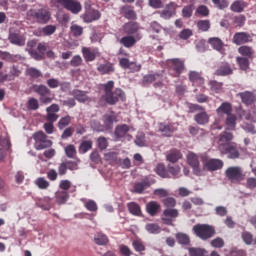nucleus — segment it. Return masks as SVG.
<instances>
[{
  "instance_id": "09e8293b",
  "label": "nucleus",
  "mask_w": 256,
  "mask_h": 256,
  "mask_svg": "<svg viewBox=\"0 0 256 256\" xmlns=\"http://www.w3.org/2000/svg\"><path fill=\"white\" fill-rule=\"evenodd\" d=\"M193 11H195V5L190 4L184 6L182 9V17H184V19H191V17H193Z\"/></svg>"
},
{
  "instance_id": "412c9836",
  "label": "nucleus",
  "mask_w": 256,
  "mask_h": 256,
  "mask_svg": "<svg viewBox=\"0 0 256 256\" xmlns=\"http://www.w3.org/2000/svg\"><path fill=\"white\" fill-rule=\"evenodd\" d=\"M9 41L13 45H18L19 47L25 45V37H23L19 31L13 32V30H10Z\"/></svg>"
},
{
  "instance_id": "0e129e2a",
  "label": "nucleus",
  "mask_w": 256,
  "mask_h": 256,
  "mask_svg": "<svg viewBox=\"0 0 256 256\" xmlns=\"http://www.w3.org/2000/svg\"><path fill=\"white\" fill-rule=\"evenodd\" d=\"M209 8L205 5H200L196 9V15H200V17H209Z\"/></svg>"
},
{
  "instance_id": "4468645a",
  "label": "nucleus",
  "mask_w": 256,
  "mask_h": 256,
  "mask_svg": "<svg viewBox=\"0 0 256 256\" xmlns=\"http://www.w3.org/2000/svg\"><path fill=\"white\" fill-rule=\"evenodd\" d=\"M223 160L211 158L203 161V169L206 171H219V169H223Z\"/></svg>"
},
{
  "instance_id": "7ed1b4c3",
  "label": "nucleus",
  "mask_w": 256,
  "mask_h": 256,
  "mask_svg": "<svg viewBox=\"0 0 256 256\" xmlns=\"http://www.w3.org/2000/svg\"><path fill=\"white\" fill-rule=\"evenodd\" d=\"M192 231H194L196 237L202 239V241H207L215 235V227L209 224H196L193 226Z\"/></svg>"
},
{
  "instance_id": "6e6d98bb",
  "label": "nucleus",
  "mask_w": 256,
  "mask_h": 256,
  "mask_svg": "<svg viewBox=\"0 0 256 256\" xmlns=\"http://www.w3.org/2000/svg\"><path fill=\"white\" fill-rule=\"evenodd\" d=\"M209 87L211 91H213L214 93H221L223 89V82H217V80H211L209 82Z\"/></svg>"
},
{
  "instance_id": "13d9d810",
  "label": "nucleus",
  "mask_w": 256,
  "mask_h": 256,
  "mask_svg": "<svg viewBox=\"0 0 256 256\" xmlns=\"http://www.w3.org/2000/svg\"><path fill=\"white\" fill-rule=\"evenodd\" d=\"M189 255L190 256H207V250L203 248H189Z\"/></svg>"
},
{
  "instance_id": "b1692460",
  "label": "nucleus",
  "mask_w": 256,
  "mask_h": 256,
  "mask_svg": "<svg viewBox=\"0 0 256 256\" xmlns=\"http://www.w3.org/2000/svg\"><path fill=\"white\" fill-rule=\"evenodd\" d=\"M158 130L164 137H171L177 131V128L173 124L160 123Z\"/></svg>"
},
{
  "instance_id": "f8f14e48",
  "label": "nucleus",
  "mask_w": 256,
  "mask_h": 256,
  "mask_svg": "<svg viewBox=\"0 0 256 256\" xmlns=\"http://www.w3.org/2000/svg\"><path fill=\"white\" fill-rule=\"evenodd\" d=\"M81 52L86 63H91L95 61L97 57H101V52H99V48L82 47Z\"/></svg>"
},
{
  "instance_id": "0eeeda50",
  "label": "nucleus",
  "mask_w": 256,
  "mask_h": 256,
  "mask_svg": "<svg viewBox=\"0 0 256 256\" xmlns=\"http://www.w3.org/2000/svg\"><path fill=\"white\" fill-rule=\"evenodd\" d=\"M33 139L35 141L34 147L37 151H42V149H47L53 145V142L47 139V134L43 131L34 133Z\"/></svg>"
},
{
  "instance_id": "58836bf2",
  "label": "nucleus",
  "mask_w": 256,
  "mask_h": 256,
  "mask_svg": "<svg viewBox=\"0 0 256 256\" xmlns=\"http://www.w3.org/2000/svg\"><path fill=\"white\" fill-rule=\"evenodd\" d=\"M208 43L209 45H211L212 48L215 49V51H219L221 52V50L223 49V40H221V38H217V37H212L208 39Z\"/></svg>"
},
{
  "instance_id": "a878e982",
  "label": "nucleus",
  "mask_w": 256,
  "mask_h": 256,
  "mask_svg": "<svg viewBox=\"0 0 256 256\" xmlns=\"http://www.w3.org/2000/svg\"><path fill=\"white\" fill-rule=\"evenodd\" d=\"M98 19H101V12L99 10H91L83 15V21L85 23H93V21H97Z\"/></svg>"
},
{
  "instance_id": "bb28decb",
  "label": "nucleus",
  "mask_w": 256,
  "mask_h": 256,
  "mask_svg": "<svg viewBox=\"0 0 256 256\" xmlns=\"http://www.w3.org/2000/svg\"><path fill=\"white\" fill-rule=\"evenodd\" d=\"M71 95H73L74 99H76L78 103H87V101H89V96L87 95V91L74 89L72 90Z\"/></svg>"
},
{
  "instance_id": "37998d69",
  "label": "nucleus",
  "mask_w": 256,
  "mask_h": 256,
  "mask_svg": "<svg viewBox=\"0 0 256 256\" xmlns=\"http://www.w3.org/2000/svg\"><path fill=\"white\" fill-rule=\"evenodd\" d=\"M155 171L159 177H162V179H171V175H169V171L165 168V165L158 164Z\"/></svg>"
},
{
  "instance_id": "de8ad7c7",
  "label": "nucleus",
  "mask_w": 256,
  "mask_h": 256,
  "mask_svg": "<svg viewBox=\"0 0 256 256\" xmlns=\"http://www.w3.org/2000/svg\"><path fill=\"white\" fill-rule=\"evenodd\" d=\"M7 75H8L9 81H15V79H17V77L21 75V70L19 69V66L13 65L10 68L9 74Z\"/></svg>"
},
{
  "instance_id": "3c124183",
  "label": "nucleus",
  "mask_w": 256,
  "mask_h": 256,
  "mask_svg": "<svg viewBox=\"0 0 256 256\" xmlns=\"http://www.w3.org/2000/svg\"><path fill=\"white\" fill-rule=\"evenodd\" d=\"M72 117L70 115H66L62 117L58 122V129L63 130L65 127H69L71 125Z\"/></svg>"
},
{
  "instance_id": "f257e3e1",
  "label": "nucleus",
  "mask_w": 256,
  "mask_h": 256,
  "mask_svg": "<svg viewBox=\"0 0 256 256\" xmlns=\"http://www.w3.org/2000/svg\"><path fill=\"white\" fill-rule=\"evenodd\" d=\"M103 87L105 94L102 96V99H104L108 105H117L119 101H125V92L121 88H116L113 91V87H115L113 80L108 81Z\"/></svg>"
},
{
  "instance_id": "9d476101",
  "label": "nucleus",
  "mask_w": 256,
  "mask_h": 256,
  "mask_svg": "<svg viewBox=\"0 0 256 256\" xmlns=\"http://www.w3.org/2000/svg\"><path fill=\"white\" fill-rule=\"evenodd\" d=\"M219 150L223 155H228V159H239L241 156L235 143L220 144Z\"/></svg>"
},
{
  "instance_id": "e433bc0d",
  "label": "nucleus",
  "mask_w": 256,
  "mask_h": 256,
  "mask_svg": "<svg viewBox=\"0 0 256 256\" xmlns=\"http://www.w3.org/2000/svg\"><path fill=\"white\" fill-rule=\"evenodd\" d=\"M235 127H237V116L230 114L226 118V129L228 131H235Z\"/></svg>"
},
{
  "instance_id": "4d7b16f0",
  "label": "nucleus",
  "mask_w": 256,
  "mask_h": 256,
  "mask_svg": "<svg viewBox=\"0 0 256 256\" xmlns=\"http://www.w3.org/2000/svg\"><path fill=\"white\" fill-rule=\"evenodd\" d=\"M197 28L199 31L207 32L211 29V21L209 20H200L197 22Z\"/></svg>"
},
{
  "instance_id": "72a5a7b5",
  "label": "nucleus",
  "mask_w": 256,
  "mask_h": 256,
  "mask_svg": "<svg viewBox=\"0 0 256 256\" xmlns=\"http://www.w3.org/2000/svg\"><path fill=\"white\" fill-rule=\"evenodd\" d=\"M128 211L131 215H134V217H141L143 213L141 212V206L137 204L136 202H130L127 204Z\"/></svg>"
},
{
  "instance_id": "4be33fe9",
  "label": "nucleus",
  "mask_w": 256,
  "mask_h": 256,
  "mask_svg": "<svg viewBox=\"0 0 256 256\" xmlns=\"http://www.w3.org/2000/svg\"><path fill=\"white\" fill-rule=\"evenodd\" d=\"M238 53L246 59H255V49L249 45H242L238 48Z\"/></svg>"
},
{
  "instance_id": "69168bd1",
  "label": "nucleus",
  "mask_w": 256,
  "mask_h": 256,
  "mask_svg": "<svg viewBox=\"0 0 256 256\" xmlns=\"http://www.w3.org/2000/svg\"><path fill=\"white\" fill-rule=\"evenodd\" d=\"M176 239L178 243H180V245H189V243H191V240L189 239L187 234L178 233L176 235Z\"/></svg>"
},
{
  "instance_id": "5701e85b",
  "label": "nucleus",
  "mask_w": 256,
  "mask_h": 256,
  "mask_svg": "<svg viewBox=\"0 0 256 256\" xmlns=\"http://www.w3.org/2000/svg\"><path fill=\"white\" fill-rule=\"evenodd\" d=\"M238 97H240L244 105H253V103H255L256 101V95L251 91L240 92L238 94Z\"/></svg>"
},
{
  "instance_id": "473e14b6",
  "label": "nucleus",
  "mask_w": 256,
  "mask_h": 256,
  "mask_svg": "<svg viewBox=\"0 0 256 256\" xmlns=\"http://www.w3.org/2000/svg\"><path fill=\"white\" fill-rule=\"evenodd\" d=\"M159 209H161V205L156 201H151L146 205V211L151 217H155L159 213Z\"/></svg>"
},
{
  "instance_id": "680f3d73",
  "label": "nucleus",
  "mask_w": 256,
  "mask_h": 256,
  "mask_svg": "<svg viewBox=\"0 0 256 256\" xmlns=\"http://www.w3.org/2000/svg\"><path fill=\"white\" fill-rule=\"evenodd\" d=\"M35 183L39 189H49L51 185L44 177L37 178Z\"/></svg>"
},
{
  "instance_id": "bf43d9fd",
  "label": "nucleus",
  "mask_w": 256,
  "mask_h": 256,
  "mask_svg": "<svg viewBox=\"0 0 256 256\" xmlns=\"http://www.w3.org/2000/svg\"><path fill=\"white\" fill-rule=\"evenodd\" d=\"M146 231H148V233H152L153 235H157L161 233V227L155 223H149L146 225Z\"/></svg>"
},
{
  "instance_id": "aec40b11",
  "label": "nucleus",
  "mask_w": 256,
  "mask_h": 256,
  "mask_svg": "<svg viewBox=\"0 0 256 256\" xmlns=\"http://www.w3.org/2000/svg\"><path fill=\"white\" fill-rule=\"evenodd\" d=\"M215 75H217V77H227L229 75H233V69L229 63L221 62L215 72Z\"/></svg>"
},
{
  "instance_id": "49530a36",
  "label": "nucleus",
  "mask_w": 256,
  "mask_h": 256,
  "mask_svg": "<svg viewBox=\"0 0 256 256\" xmlns=\"http://www.w3.org/2000/svg\"><path fill=\"white\" fill-rule=\"evenodd\" d=\"M161 74L154 73V74H147L143 77L142 83L143 85H151V83L157 81V79H160Z\"/></svg>"
},
{
  "instance_id": "dca6fc26",
  "label": "nucleus",
  "mask_w": 256,
  "mask_h": 256,
  "mask_svg": "<svg viewBox=\"0 0 256 256\" xmlns=\"http://www.w3.org/2000/svg\"><path fill=\"white\" fill-rule=\"evenodd\" d=\"M68 169L69 171H77V169H79L77 162L69 160L60 163L58 165V174L60 175V177H63V175H67Z\"/></svg>"
},
{
  "instance_id": "052dcab7",
  "label": "nucleus",
  "mask_w": 256,
  "mask_h": 256,
  "mask_svg": "<svg viewBox=\"0 0 256 256\" xmlns=\"http://www.w3.org/2000/svg\"><path fill=\"white\" fill-rule=\"evenodd\" d=\"M179 39H182V41H187L190 37H193V30L186 28L180 31L178 34Z\"/></svg>"
},
{
  "instance_id": "f03ea898",
  "label": "nucleus",
  "mask_w": 256,
  "mask_h": 256,
  "mask_svg": "<svg viewBox=\"0 0 256 256\" xmlns=\"http://www.w3.org/2000/svg\"><path fill=\"white\" fill-rule=\"evenodd\" d=\"M26 19L38 25H47L51 21V11L47 8L30 9L26 13Z\"/></svg>"
},
{
  "instance_id": "79ce46f5",
  "label": "nucleus",
  "mask_w": 256,
  "mask_h": 256,
  "mask_svg": "<svg viewBox=\"0 0 256 256\" xmlns=\"http://www.w3.org/2000/svg\"><path fill=\"white\" fill-rule=\"evenodd\" d=\"M97 71H99L101 75H107L109 73H113V71H115V68L113 67V64L108 62L105 64H100L97 68Z\"/></svg>"
},
{
  "instance_id": "f704fd0d",
  "label": "nucleus",
  "mask_w": 256,
  "mask_h": 256,
  "mask_svg": "<svg viewBox=\"0 0 256 256\" xmlns=\"http://www.w3.org/2000/svg\"><path fill=\"white\" fill-rule=\"evenodd\" d=\"M129 133V126L126 124L118 125L115 129L114 135L116 139H123Z\"/></svg>"
},
{
  "instance_id": "a211bd4d",
  "label": "nucleus",
  "mask_w": 256,
  "mask_h": 256,
  "mask_svg": "<svg viewBox=\"0 0 256 256\" xmlns=\"http://www.w3.org/2000/svg\"><path fill=\"white\" fill-rule=\"evenodd\" d=\"M60 108L58 104H52L46 108V121L50 123H55L59 119L57 113L59 112Z\"/></svg>"
},
{
  "instance_id": "7c9ffc66",
  "label": "nucleus",
  "mask_w": 256,
  "mask_h": 256,
  "mask_svg": "<svg viewBox=\"0 0 256 256\" xmlns=\"http://www.w3.org/2000/svg\"><path fill=\"white\" fill-rule=\"evenodd\" d=\"M120 44L123 45V47H126V49H131V47L137 45V39L131 35L124 36L120 39Z\"/></svg>"
},
{
  "instance_id": "4c0bfd02",
  "label": "nucleus",
  "mask_w": 256,
  "mask_h": 256,
  "mask_svg": "<svg viewBox=\"0 0 256 256\" xmlns=\"http://www.w3.org/2000/svg\"><path fill=\"white\" fill-rule=\"evenodd\" d=\"M91 149H93V141L84 140L80 143L78 151L81 155H85V153H87L88 151H91Z\"/></svg>"
},
{
  "instance_id": "e2e57ef3",
  "label": "nucleus",
  "mask_w": 256,
  "mask_h": 256,
  "mask_svg": "<svg viewBox=\"0 0 256 256\" xmlns=\"http://www.w3.org/2000/svg\"><path fill=\"white\" fill-rule=\"evenodd\" d=\"M51 203V198L49 197H44L43 199H40L37 202L38 207L41 209H44L45 211H49V205Z\"/></svg>"
},
{
  "instance_id": "6e6552de",
  "label": "nucleus",
  "mask_w": 256,
  "mask_h": 256,
  "mask_svg": "<svg viewBox=\"0 0 256 256\" xmlns=\"http://www.w3.org/2000/svg\"><path fill=\"white\" fill-rule=\"evenodd\" d=\"M169 71L172 77H181V73L185 71V61L179 58L168 60Z\"/></svg>"
},
{
  "instance_id": "393cba45",
  "label": "nucleus",
  "mask_w": 256,
  "mask_h": 256,
  "mask_svg": "<svg viewBox=\"0 0 256 256\" xmlns=\"http://www.w3.org/2000/svg\"><path fill=\"white\" fill-rule=\"evenodd\" d=\"M189 79L191 83L196 87H201V85L205 84V78H203V76L199 72H190Z\"/></svg>"
},
{
  "instance_id": "6ab92c4d",
  "label": "nucleus",
  "mask_w": 256,
  "mask_h": 256,
  "mask_svg": "<svg viewBox=\"0 0 256 256\" xmlns=\"http://www.w3.org/2000/svg\"><path fill=\"white\" fill-rule=\"evenodd\" d=\"M120 15H123L125 19L130 21H135L137 19V12H135V8L127 4L120 7Z\"/></svg>"
},
{
  "instance_id": "ddd939ff",
  "label": "nucleus",
  "mask_w": 256,
  "mask_h": 256,
  "mask_svg": "<svg viewBox=\"0 0 256 256\" xmlns=\"http://www.w3.org/2000/svg\"><path fill=\"white\" fill-rule=\"evenodd\" d=\"M187 163L192 167L194 175L201 177L203 175V170L199 167V156L197 154L190 152L187 155Z\"/></svg>"
},
{
  "instance_id": "2eb2a0df",
  "label": "nucleus",
  "mask_w": 256,
  "mask_h": 256,
  "mask_svg": "<svg viewBox=\"0 0 256 256\" xmlns=\"http://www.w3.org/2000/svg\"><path fill=\"white\" fill-rule=\"evenodd\" d=\"M161 19H165L166 21L171 19L173 15H177V3L170 2L165 6V9L158 12Z\"/></svg>"
},
{
  "instance_id": "20e7f679",
  "label": "nucleus",
  "mask_w": 256,
  "mask_h": 256,
  "mask_svg": "<svg viewBox=\"0 0 256 256\" xmlns=\"http://www.w3.org/2000/svg\"><path fill=\"white\" fill-rule=\"evenodd\" d=\"M118 55H121L122 57H119V65L122 69H130V71H133V73H139L141 71V64H137V62H130L129 57L131 55L125 50L120 49Z\"/></svg>"
},
{
  "instance_id": "9b49d317",
  "label": "nucleus",
  "mask_w": 256,
  "mask_h": 256,
  "mask_svg": "<svg viewBox=\"0 0 256 256\" xmlns=\"http://www.w3.org/2000/svg\"><path fill=\"white\" fill-rule=\"evenodd\" d=\"M232 43H234V45H247V43H253V34L249 32H236L233 35Z\"/></svg>"
},
{
  "instance_id": "39448f33",
  "label": "nucleus",
  "mask_w": 256,
  "mask_h": 256,
  "mask_svg": "<svg viewBox=\"0 0 256 256\" xmlns=\"http://www.w3.org/2000/svg\"><path fill=\"white\" fill-rule=\"evenodd\" d=\"M54 5H60L67 11H70V13H73V15H78V13H81V10L83 9V6H81V2L77 0H51Z\"/></svg>"
},
{
  "instance_id": "1a4fd4ad",
  "label": "nucleus",
  "mask_w": 256,
  "mask_h": 256,
  "mask_svg": "<svg viewBox=\"0 0 256 256\" xmlns=\"http://www.w3.org/2000/svg\"><path fill=\"white\" fill-rule=\"evenodd\" d=\"M33 91L39 95L40 103L47 105V103H51L53 101V98H51V90L47 86L43 84L34 85Z\"/></svg>"
},
{
  "instance_id": "603ef678",
  "label": "nucleus",
  "mask_w": 256,
  "mask_h": 256,
  "mask_svg": "<svg viewBox=\"0 0 256 256\" xmlns=\"http://www.w3.org/2000/svg\"><path fill=\"white\" fill-rule=\"evenodd\" d=\"M65 153H66V157H68V159H75V157H77V149L75 148V145L70 144L67 145L64 149Z\"/></svg>"
},
{
  "instance_id": "774afa93",
  "label": "nucleus",
  "mask_w": 256,
  "mask_h": 256,
  "mask_svg": "<svg viewBox=\"0 0 256 256\" xmlns=\"http://www.w3.org/2000/svg\"><path fill=\"white\" fill-rule=\"evenodd\" d=\"M219 141L221 143H229V141H233V133L227 131L223 132L220 134Z\"/></svg>"
},
{
  "instance_id": "ea45409f",
  "label": "nucleus",
  "mask_w": 256,
  "mask_h": 256,
  "mask_svg": "<svg viewBox=\"0 0 256 256\" xmlns=\"http://www.w3.org/2000/svg\"><path fill=\"white\" fill-rule=\"evenodd\" d=\"M103 122L106 130L113 129V123L117 122V116L106 114L103 116Z\"/></svg>"
},
{
  "instance_id": "c9c22d12",
  "label": "nucleus",
  "mask_w": 256,
  "mask_h": 256,
  "mask_svg": "<svg viewBox=\"0 0 256 256\" xmlns=\"http://www.w3.org/2000/svg\"><path fill=\"white\" fill-rule=\"evenodd\" d=\"M194 121H196L198 125H207V123H209V114L205 111L200 112L194 116Z\"/></svg>"
},
{
  "instance_id": "a18cd8bd",
  "label": "nucleus",
  "mask_w": 256,
  "mask_h": 256,
  "mask_svg": "<svg viewBox=\"0 0 256 256\" xmlns=\"http://www.w3.org/2000/svg\"><path fill=\"white\" fill-rule=\"evenodd\" d=\"M94 243H96V245H107V243H109V238L107 235L97 232L94 236Z\"/></svg>"
},
{
  "instance_id": "cd10ccee",
  "label": "nucleus",
  "mask_w": 256,
  "mask_h": 256,
  "mask_svg": "<svg viewBox=\"0 0 256 256\" xmlns=\"http://www.w3.org/2000/svg\"><path fill=\"white\" fill-rule=\"evenodd\" d=\"M248 5L249 4L243 0H236L231 4L230 9L233 13H243Z\"/></svg>"
},
{
  "instance_id": "c756f323",
  "label": "nucleus",
  "mask_w": 256,
  "mask_h": 256,
  "mask_svg": "<svg viewBox=\"0 0 256 256\" xmlns=\"http://www.w3.org/2000/svg\"><path fill=\"white\" fill-rule=\"evenodd\" d=\"M182 158L183 154L177 149L170 150L166 155V161H169V163H177V161Z\"/></svg>"
},
{
  "instance_id": "2f4dec72",
  "label": "nucleus",
  "mask_w": 256,
  "mask_h": 256,
  "mask_svg": "<svg viewBox=\"0 0 256 256\" xmlns=\"http://www.w3.org/2000/svg\"><path fill=\"white\" fill-rule=\"evenodd\" d=\"M233 111V107L231 106V103L229 102H223L219 108H217L216 113L217 115H231V112Z\"/></svg>"
},
{
  "instance_id": "5fc2aeb1",
  "label": "nucleus",
  "mask_w": 256,
  "mask_h": 256,
  "mask_svg": "<svg viewBox=\"0 0 256 256\" xmlns=\"http://www.w3.org/2000/svg\"><path fill=\"white\" fill-rule=\"evenodd\" d=\"M132 247L134 251H136V253H140V255H145L143 251H145L146 247H145V244L141 242V240H134L132 242Z\"/></svg>"
},
{
  "instance_id": "c03bdc74",
  "label": "nucleus",
  "mask_w": 256,
  "mask_h": 256,
  "mask_svg": "<svg viewBox=\"0 0 256 256\" xmlns=\"http://www.w3.org/2000/svg\"><path fill=\"white\" fill-rule=\"evenodd\" d=\"M236 63L240 67L241 71H248L249 70V58H245L243 56H238L236 58Z\"/></svg>"
},
{
  "instance_id": "864d4df0",
  "label": "nucleus",
  "mask_w": 256,
  "mask_h": 256,
  "mask_svg": "<svg viewBox=\"0 0 256 256\" xmlns=\"http://www.w3.org/2000/svg\"><path fill=\"white\" fill-rule=\"evenodd\" d=\"M26 75L32 79H39V77H43V73H41L39 69L33 67L26 69Z\"/></svg>"
},
{
  "instance_id": "c85d7f7f",
  "label": "nucleus",
  "mask_w": 256,
  "mask_h": 256,
  "mask_svg": "<svg viewBox=\"0 0 256 256\" xmlns=\"http://www.w3.org/2000/svg\"><path fill=\"white\" fill-rule=\"evenodd\" d=\"M123 31L126 35H135L139 31V23L127 22L123 25Z\"/></svg>"
},
{
  "instance_id": "a19ab883",
  "label": "nucleus",
  "mask_w": 256,
  "mask_h": 256,
  "mask_svg": "<svg viewBox=\"0 0 256 256\" xmlns=\"http://www.w3.org/2000/svg\"><path fill=\"white\" fill-rule=\"evenodd\" d=\"M56 203L58 205H65L69 200V192L67 191H59L56 193Z\"/></svg>"
},
{
  "instance_id": "f3484780",
  "label": "nucleus",
  "mask_w": 256,
  "mask_h": 256,
  "mask_svg": "<svg viewBox=\"0 0 256 256\" xmlns=\"http://www.w3.org/2000/svg\"><path fill=\"white\" fill-rule=\"evenodd\" d=\"M164 217H162L163 223L165 225H173V219L179 217V210L173 208H167L163 211Z\"/></svg>"
},
{
  "instance_id": "8fccbe9b",
  "label": "nucleus",
  "mask_w": 256,
  "mask_h": 256,
  "mask_svg": "<svg viewBox=\"0 0 256 256\" xmlns=\"http://www.w3.org/2000/svg\"><path fill=\"white\" fill-rule=\"evenodd\" d=\"M147 187H151V184L149 183V181L144 180L134 185V191L135 193H142L145 191V189H147Z\"/></svg>"
},
{
  "instance_id": "423d86ee",
  "label": "nucleus",
  "mask_w": 256,
  "mask_h": 256,
  "mask_svg": "<svg viewBox=\"0 0 256 256\" xmlns=\"http://www.w3.org/2000/svg\"><path fill=\"white\" fill-rule=\"evenodd\" d=\"M225 177L230 183H241L245 179L243 168L239 166H230L225 170Z\"/></svg>"
},
{
  "instance_id": "338daca9",
  "label": "nucleus",
  "mask_w": 256,
  "mask_h": 256,
  "mask_svg": "<svg viewBox=\"0 0 256 256\" xmlns=\"http://www.w3.org/2000/svg\"><path fill=\"white\" fill-rule=\"evenodd\" d=\"M70 31L74 37H81L83 35V27L77 24L72 25Z\"/></svg>"
}]
</instances>
